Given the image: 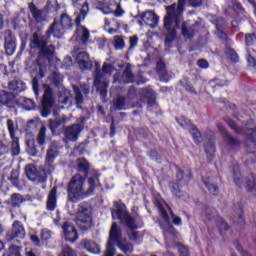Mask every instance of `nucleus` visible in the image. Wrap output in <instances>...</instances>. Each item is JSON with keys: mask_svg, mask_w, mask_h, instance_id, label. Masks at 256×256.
Here are the masks:
<instances>
[{"mask_svg": "<svg viewBox=\"0 0 256 256\" xmlns=\"http://www.w3.org/2000/svg\"><path fill=\"white\" fill-rule=\"evenodd\" d=\"M99 183V176L94 175L88 178V187L85 189V178L81 174H76L72 177L68 186V199L72 203H77L79 199H83L86 195L89 197L95 192V187Z\"/></svg>", "mask_w": 256, "mask_h": 256, "instance_id": "f257e3e1", "label": "nucleus"}, {"mask_svg": "<svg viewBox=\"0 0 256 256\" xmlns=\"http://www.w3.org/2000/svg\"><path fill=\"white\" fill-rule=\"evenodd\" d=\"M185 8V0H179L178 4H172L166 7L167 15L164 17V27L168 31L166 35L165 44H169L175 39L177 35V27L183 15V9Z\"/></svg>", "mask_w": 256, "mask_h": 256, "instance_id": "f03ea898", "label": "nucleus"}, {"mask_svg": "<svg viewBox=\"0 0 256 256\" xmlns=\"http://www.w3.org/2000/svg\"><path fill=\"white\" fill-rule=\"evenodd\" d=\"M112 218L114 220L118 219L121 221V223L127 225L131 231L129 233V239L131 241H137L139 237V232L135 231V229H137V225L135 224V220L129 215V212H127V207H125L124 204L119 202L114 203V209H112Z\"/></svg>", "mask_w": 256, "mask_h": 256, "instance_id": "7ed1b4c3", "label": "nucleus"}, {"mask_svg": "<svg viewBox=\"0 0 256 256\" xmlns=\"http://www.w3.org/2000/svg\"><path fill=\"white\" fill-rule=\"evenodd\" d=\"M96 71H95V79H94V85L99 91L102 99H105L107 97V82L103 81L104 75H111L113 71H115V67L111 64L104 63L102 67V72L100 70L99 63L95 64Z\"/></svg>", "mask_w": 256, "mask_h": 256, "instance_id": "20e7f679", "label": "nucleus"}, {"mask_svg": "<svg viewBox=\"0 0 256 256\" xmlns=\"http://www.w3.org/2000/svg\"><path fill=\"white\" fill-rule=\"evenodd\" d=\"M75 223L81 231H87L93 227V212L89 204L82 203L78 206Z\"/></svg>", "mask_w": 256, "mask_h": 256, "instance_id": "39448f33", "label": "nucleus"}, {"mask_svg": "<svg viewBox=\"0 0 256 256\" xmlns=\"http://www.w3.org/2000/svg\"><path fill=\"white\" fill-rule=\"evenodd\" d=\"M30 47L31 49H39L40 57L44 56L48 61H51V57H53V53L55 52L53 45L47 46V39L45 37H39L37 32L32 36Z\"/></svg>", "mask_w": 256, "mask_h": 256, "instance_id": "423d86ee", "label": "nucleus"}, {"mask_svg": "<svg viewBox=\"0 0 256 256\" xmlns=\"http://www.w3.org/2000/svg\"><path fill=\"white\" fill-rule=\"evenodd\" d=\"M123 241V234L121 233V228L117 226V223H112L110 233H109V240L106 246V251L104 256H115V246Z\"/></svg>", "mask_w": 256, "mask_h": 256, "instance_id": "0eeeda50", "label": "nucleus"}, {"mask_svg": "<svg viewBox=\"0 0 256 256\" xmlns=\"http://www.w3.org/2000/svg\"><path fill=\"white\" fill-rule=\"evenodd\" d=\"M6 125L12 140L10 148L11 155L12 157H18V155L21 153V148L19 147V138L15 136V132L18 131L19 125H17V123L11 119L6 121Z\"/></svg>", "mask_w": 256, "mask_h": 256, "instance_id": "6e6552de", "label": "nucleus"}, {"mask_svg": "<svg viewBox=\"0 0 256 256\" xmlns=\"http://www.w3.org/2000/svg\"><path fill=\"white\" fill-rule=\"evenodd\" d=\"M54 103L55 98L53 97V90L51 87H49V85L44 84V95L41 110L42 117H49V114L51 113V107H53Z\"/></svg>", "mask_w": 256, "mask_h": 256, "instance_id": "1a4fd4ad", "label": "nucleus"}, {"mask_svg": "<svg viewBox=\"0 0 256 256\" xmlns=\"http://www.w3.org/2000/svg\"><path fill=\"white\" fill-rule=\"evenodd\" d=\"M229 126L235 131V133H243L245 132V135H247L248 139L252 141V143L256 142V124L253 121H250L248 124H246L245 129H241L235 125V122L229 121Z\"/></svg>", "mask_w": 256, "mask_h": 256, "instance_id": "9d476101", "label": "nucleus"}, {"mask_svg": "<svg viewBox=\"0 0 256 256\" xmlns=\"http://www.w3.org/2000/svg\"><path fill=\"white\" fill-rule=\"evenodd\" d=\"M83 131V125L81 123L72 124L64 129V136L67 141H77L79 135Z\"/></svg>", "mask_w": 256, "mask_h": 256, "instance_id": "9b49d317", "label": "nucleus"}, {"mask_svg": "<svg viewBox=\"0 0 256 256\" xmlns=\"http://www.w3.org/2000/svg\"><path fill=\"white\" fill-rule=\"evenodd\" d=\"M233 177H234V181H235L236 185H238V187H245L249 191H251V189H256V176L255 175H252L251 179H249V180L241 179L239 177V170L234 169Z\"/></svg>", "mask_w": 256, "mask_h": 256, "instance_id": "f8f14e48", "label": "nucleus"}, {"mask_svg": "<svg viewBox=\"0 0 256 256\" xmlns=\"http://www.w3.org/2000/svg\"><path fill=\"white\" fill-rule=\"evenodd\" d=\"M76 61L82 71H89L93 68V62L87 52H80L76 56Z\"/></svg>", "mask_w": 256, "mask_h": 256, "instance_id": "ddd939ff", "label": "nucleus"}, {"mask_svg": "<svg viewBox=\"0 0 256 256\" xmlns=\"http://www.w3.org/2000/svg\"><path fill=\"white\" fill-rule=\"evenodd\" d=\"M4 41V47L7 55H13V53H15L16 44L11 30H6L4 32Z\"/></svg>", "mask_w": 256, "mask_h": 256, "instance_id": "4468645a", "label": "nucleus"}, {"mask_svg": "<svg viewBox=\"0 0 256 256\" xmlns=\"http://www.w3.org/2000/svg\"><path fill=\"white\" fill-rule=\"evenodd\" d=\"M62 229L67 241L73 243L76 239H78L77 230L75 229V226L71 225V223L65 222L62 226Z\"/></svg>", "mask_w": 256, "mask_h": 256, "instance_id": "2eb2a0df", "label": "nucleus"}, {"mask_svg": "<svg viewBox=\"0 0 256 256\" xmlns=\"http://www.w3.org/2000/svg\"><path fill=\"white\" fill-rule=\"evenodd\" d=\"M142 21L149 27H157L159 25V16H157L153 11H147L142 14Z\"/></svg>", "mask_w": 256, "mask_h": 256, "instance_id": "dca6fc26", "label": "nucleus"}, {"mask_svg": "<svg viewBox=\"0 0 256 256\" xmlns=\"http://www.w3.org/2000/svg\"><path fill=\"white\" fill-rule=\"evenodd\" d=\"M59 156V148L57 144L52 143L46 152V164L51 165Z\"/></svg>", "mask_w": 256, "mask_h": 256, "instance_id": "f3484780", "label": "nucleus"}, {"mask_svg": "<svg viewBox=\"0 0 256 256\" xmlns=\"http://www.w3.org/2000/svg\"><path fill=\"white\" fill-rule=\"evenodd\" d=\"M25 239V228L19 221H14L12 225V239Z\"/></svg>", "mask_w": 256, "mask_h": 256, "instance_id": "a211bd4d", "label": "nucleus"}, {"mask_svg": "<svg viewBox=\"0 0 256 256\" xmlns=\"http://www.w3.org/2000/svg\"><path fill=\"white\" fill-rule=\"evenodd\" d=\"M36 142L41 151H45V143H47V127L41 126L36 136Z\"/></svg>", "mask_w": 256, "mask_h": 256, "instance_id": "6ab92c4d", "label": "nucleus"}, {"mask_svg": "<svg viewBox=\"0 0 256 256\" xmlns=\"http://www.w3.org/2000/svg\"><path fill=\"white\" fill-rule=\"evenodd\" d=\"M76 33L82 45H87V43H89V37H91L89 29L84 26H77Z\"/></svg>", "mask_w": 256, "mask_h": 256, "instance_id": "aec40b11", "label": "nucleus"}, {"mask_svg": "<svg viewBox=\"0 0 256 256\" xmlns=\"http://www.w3.org/2000/svg\"><path fill=\"white\" fill-rule=\"evenodd\" d=\"M55 207H57V188L54 187L48 195L47 209L48 211H55Z\"/></svg>", "mask_w": 256, "mask_h": 256, "instance_id": "412c9836", "label": "nucleus"}, {"mask_svg": "<svg viewBox=\"0 0 256 256\" xmlns=\"http://www.w3.org/2000/svg\"><path fill=\"white\" fill-rule=\"evenodd\" d=\"M49 33H52L53 37L61 39V37H63V34L65 33V27H63L61 23L55 21L49 29Z\"/></svg>", "mask_w": 256, "mask_h": 256, "instance_id": "4be33fe9", "label": "nucleus"}, {"mask_svg": "<svg viewBox=\"0 0 256 256\" xmlns=\"http://www.w3.org/2000/svg\"><path fill=\"white\" fill-rule=\"evenodd\" d=\"M83 245H84V249L88 250L89 253H93L94 255L101 254V247H99V244L95 242H91L89 240H84Z\"/></svg>", "mask_w": 256, "mask_h": 256, "instance_id": "5701e85b", "label": "nucleus"}, {"mask_svg": "<svg viewBox=\"0 0 256 256\" xmlns=\"http://www.w3.org/2000/svg\"><path fill=\"white\" fill-rule=\"evenodd\" d=\"M67 123V118L63 116L62 118H56L55 120L50 119L49 120V129L53 134H55V131L59 129L62 125H65Z\"/></svg>", "mask_w": 256, "mask_h": 256, "instance_id": "b1692460", "label": "nucleus"}, {"mask_svg": "<svg viewBox=\"0 0 256 256\" xmlns=\"http://www.w3.org/2000/svg\"><path fill=\"white\" fill-rule=\"evenodd\" d=\"M89 13V4L85 2L82 5V8L80 10V13L77 15L75 23L77 27H82L81 26V21H85V17H87V14Z\"/></svg>", "mask_w": 256, "mask_h": 256, "instance_id": "393cba45", "label": "nucleus"}, {"mask_svg": "<svg viewBox=\"0 0 256 256\" xmlns=\"http://www.w3.org/2000/svg\"><path fill=\"white\" fill-rule=\"evenodd\" d=\"M8 89L15 93H21L22 91H25V83L21 80H13L9 82Z\"/></svg>", "mask_w": 256, "mask_h": 256, "instance_id": "a878e982", "label": "nucleus"}, {"mask_svg": "<svg viewBox=\"0 0 256 256\" xmlns=\"http://www.w3.org/2000/svg\"><path fill=\"white\" fill-rule=\"evenodd\" d=\"M30 11L32 13L33 18L37 23H41V21H45V12L42 10H39L35 6H30Z\"/></svg>", "mask_w": 256, "mask_h": 256, "instance_id": "bb28decb", "label": "nucleus"}, {"mask_svg": "<svg viewBox=\"0 0 256 256\" xmlns=\"http://www.w3.org/2000/svg\"><path fill=\"white\" fill-rule=\"evenodd\" d=\"M25 173L26 177L30 179V181H36L37 180V168L33 164H28L25 167Z\"/></svg>", "mask_w": 256, "mask_h": 256, "instance_id": "cd10ccee", "label": "nucleus"}, {"mask_svg": "<svg viewBox=\"0 0 256 256\" xmlns=\"http://www.w3.org/2000/svg\"><path fill=\"white\" fill-rule=\"evenodd\" d=\"M157 73L160 81H169V76L167 75V71H165V62L161 60L157 63Z\"/></svg>", "mask_w": 256, "mask_h": 256, "instance_id": "c85d7f7f", "label": "nucleus"}, {"mask_svg": "<svg viewBox=\"0 0 256 256\" xmlns=\"http://www.w3.org/2000/svg\"><path fill=\"white\" fill-rule=\"evenodd\" d=\"M122 253L127 255L128 253H133V244L123 239L119 244H117Z\"/></svg>", "mask_w": 256, "mask_h": 256, "instance_id": "c756f323", "label": "nucleus"}, {"mask_svg": "<svg viewBox=\"0 0 256 256\" xmlns=\"http://www.w3.org/2000/svg\"><path fill=\"white\" fill-rule=\"evenodd\" d=\"M27 153L31 155L32 157H36L37 153H39V146L35 144V141L29 140L27 142Z\"/></svg>", "mask_w": 256, "mask_h": 256, "instance_id": "7c9ffc66", "label": "nucleus"}, {"mask_svg": "<svg viewBox=\"0 0 256 256\" xmlns=\"http://www.w3.org/2000/svg\"><path fill=\"white\" fill-rule=\"evenodd\" d=\"M60 25L64 27L65 29H69L70 27H73V22L71 20V17L67 13H63L60 17Z\"/></svg>", "mask_w": 256, "mask_h": 256, "instance_id": "2f4dec72", "label": "nucleus"}, {"mask_svg": "<svg viewBox=\"0 0 256 256\" xmlns=\"http://www.w3.org/2000/svg\"><path fill=\"white\" fill-rule=\"evenodd\" d=\"M124 83H133V73H131V64H127L122 76Z\"/></svg>", "mask_w": 256, "mask_h": 256, "instance_id": "473e14b6", "label": "nucleus"}, {"mask_svg": "<svg viewBox=\"0 0 256 256\" xmlns=\"http://www.w3.org/2000/svg\"><path fill=\"white\" fill-rule=\"evenodd\" d=\"M23 202H25V198H23V196L21 194L14 193L11 196L10 203H11L12 207H19V205H21V203H23Z\"/></svg>", "mask_w": 256, "mask_h": 256, "instance_id": "72a5a7b5", "label": "nucleus"}, {"mask_svg": "<svg viewBox=\"0 0 256 256\" xmlns=\"http://www.w3.org/2000/svg\"><path fill=\"white\" fill-rule=\"evenodd\" d=\"M19 101L25 107L26 111H31V109H35V102H33V100L22 97L19 99Z\"/></svg>", "mask_w": 256, "mask_h": 256, "instance_id": "f704fd0d", "label": "nucleus"}, {"mask_svg": "<svg viewBox=\"0 0 256 256\" xmlns=\"http://www.w3.org/2000/svg\"><path fill=\"white\" fill-rule=\"evenodd\" d=\"M177 179L178 181H184V183H189L191 179V172H189V170H187L186 172L183 170H180L177 173Z\"/></svg>", "mask_w": 256, "mask_h": 256, "instance_id": "c9c22d12", "label": "nucleus"}, {"mask_svg": "<svg viewBox=\"0 0 256 256\" xmlns=\"http://www.w3.org/2000/svg\"><path fill=\"white\" fill-rule=\"evenodd\" d=\"M205 151L209 161H211L215 155V144L208 142L205 146Z\"/></svg>", "mask_w": 256, "mask_h": 256, "instance_id": "e433bc0d", "label": "nucleus"}, {"mask_svg": "<svg viewBox=\"0 0 256 256\" xmlns=\"http://www.w3.org/2000/svg\"><path fill=\"white\" fill-rule=\"evenodd\" d=\"M204 185L212 195H217V193H219V187L211 183V180H204Z\"/></svg>", "mask_w": 256, "mask_h": 256, "instance_id": "4c0bfd02", "label": "nucleus"}, {"mask_svg": "<svg viewBox=\"0 0 256 256\" xmlns=\"http://www.w3.org/2000/svg\"><path fill=\"white\" fill-rule=\"evenodd\" d=\"M114 47L116 50L125 48V40H123V37L119 35L114 36Z\"/></svg>", "mask_w": 256, "mask_h": 256, "instance_id": "58836bf2", "label": "nucleus"}, {"mask_svg": "<svg viewBox=\"0 0 256 256\" xmlns=\"http://www.w3.org/2000/svg\"><path fill=\"white\" fill-rule=\"evenodd\" d=\"M182 35L185 37V39H191L193 35H195V30L193 27L187 28V26L183 24Z\"/></svg>", "mask_w": 256, "mask_h": 256, "instance_id": "ea45409f", "label": "nucleus"}, {"mask_svg": "<svg viewBox=\"0 0 256 256\" xmlns=\"http://www.w3.org/2000/svg\"><path fill=\"white\" fill-rule=\"evenodd\" d=\"M13 99V95L7 91H1L0 92V101L2 102V105H5V103H9Z\"/></svg>", "mask_w": 256, "mask_h": 256, "instance_id": "a19ab883", "label": "nucleus"}, {"mask_svg": "<svg viewBox=\"0 0 256 256\" xmlns=\"http://www.w3.org/2000/svg\"><path fill=\"white\" fill-rule=\"evenodd\" d=\"M78 170L79 171H87L90 167L89 162H87L84 158H80L77 160Z\"/></svg>", "mask_w": 256, "mask_h": 256, "instance_id": "79ce46f5", "label": "nucleus"}, {"mask_svg": "<svg viewBox=\"0 0 256 256\" xmlns=\"http://www.w3.org/2000/svg\"><path fill=\"white\" fill-rule=\"evenodd\" d=\"M190 133L196 143H201V132L195 126H191Z\"/></svg>", "mask_w": 256, "mask_h": 256, "instance_id": "37998d69", "label": "nucleus"}, {"mask_svg": "<svg viewBox=\"0 0 256 256\" xmlns=\"http://www.w3.org/2000/svg\"><path fill=\"white\" fill-rule=\"evenodd\" d=\"M125 105H126V102H125V97H118L115 101V106L116 108L121 111L123 109H125Z\"/></svg>", "mask_w": 256, "mask_h": 256, "instance_id": "c03bdc74", "label": "nucleus"}, {"mask_svg": "<svg viewBox=\"0 0 256 256\" xmlns=\"http://www.w3.org/2000/svg\"><path fill=\"white\" fill-rule=\"evenodd\" d=\"M51 79L55 83V85H60L61 81H63V76H61L59 72H53L51 75Z\"/></svg>", "mask_w": 256, "mask_h": 256, "instance_id": "a18cd8bd", "label": "nucleus"}, {"mask_svg": "<svg viewBox=\"0 0 256 256\" xmlns=\"http://www.w3.org/2000/svg\"><path fill=\"white\" fill-rule=\"evenodd\" d=\"M74 92H75V99H76V103L79 105V103H83V94H81V90L79 89V87L74 86Z\"/></svg>", "mask_w": 256, "mask_h": 256, "instance_id": "49530a36", "label": "nucleus"}, {"mask_svg": "<svg viewBox=\"0 0 256 256\" xmlns=\"http://www.w3.org/2000/svg\"><path fill=\"white\" fill-rule=\"evenodd\" d=\"M59 256H76L75 251H73V249H71V247L69 246H65L62 250L61 255Z\"/></svg>", "mask_w": 256, "mask_h": 256, "instance_id": "de8ad7c7", "label": "nucleus"}, {"mask_svg": "<svg viewBox=\"0 0 256 256\" xmlns=\"http://www.w3.org/2000/svg\"><path fill=\"white\" fill-rule=\"evenodd\" d=\"M226 142L228 143V145H231L232 147H239V140L227 134H226Z\"/></svg>", "mask_w": 256, "mask_h": 256, "instance_id": "09e8293b", "label": "nucleus"}, {"mask_svg": "<svg viewBox=\"0 0 256 256\" xmlns=\"http://www.w3.org/2000/svg\"><path fill=\"white\" fill-rule=\"evenodd\" d=\"M226 53L230 57V59L232 61H234L235 63H237V61H239V56L235 53V51L233 49H227Z\"/></svg>", "mask_w": 256, "mask_h": 256, "instance_id": "8fccbe9b", "label": "nucleus"}, {"mask_svg": "<svg viewBox=\"0 0 256 256\" xmlns=\"http://www.w3.org/2000/svg\"><path fill=\"white\" fill-rule=\"evenodd\" d=\"M178 123H180L181 127H193V125H191V120L183 116L178 120Z\"/></svg>", "mask_w": 256, "mask_h": 256, "instance_id": "3c124183", "label": "nucleus"}, {"mask_svg": "<svg viewBox=\"0 0 256 256\" xmlns=\"http://www.w3.org/2000/svg\"><path fill=\"white\" fill-rule=\"evenodd\" d=\"M41 239H43L44 241L51 239V231H49L48 229H43L41 231Z\"/></svg>", "mask_w": 256, "mask_h": 256, "instance_id": "603ef678", "label": "nucleus"}, {"mask_svg": "<svg viewBox=\"0 0 256 256\" xmlns=\"http://www.w3.org/2000/svg\"><path fill=\"white\" fill-rule=\"evenodd\" d=\"M7 153H9V148H7V145H5L2 141H0V157L7 155Z\"/></svg>", "mask_w": 256, "mask_h": 256, "instance_id": "864d4df0", "label": "nucleus"}, {"mask_svg": "<svg viewBox=\"0 0 256 256\" xmlns=\"http://www.w3.org/2000/svg\"><path fill=\"white\" fill-rule=\"evenodd\" d=\"M10 181H11L14 185H17V183H18V181H19V174L17 173V171H12V172H11Z\"/></svg>", "mask_w": 256, "mask_h": 256, "instance_id": "5fc2aeb1", "label": "nucleus"}, {"mask_svg": "<svg viewBox=\"0 0 256 256\" xmlns=\"http://www.w3.org/2000/svg\"><path fill=\"white\" fill-rule=\"evenodd\" d=\"M246 45H253L255 41V34H246L245 35Z\"/></svg>", "mask_w": 256, "mask_h": 256, "instance_id": "6e6d98bb", "label": "nucleus"}, {"mask_svg": "<svg viewBox=\"0 0 256 256\" xmlns=\"http://www.w3.org/2000/svg\"><path fill=\"white\" fill-rule=\"evenodd\" d=\"M204 213L207 219H211L215 215V210L210 207H206Z\"/></svg>", "mask_w": 256, "mask_h": 256, "instance_id": "4d7b16f0", "label": "nucleus"}, {"mask_svg": "<svg viewBox=\"0 0 256 256\" xmlns=\"http://www.w3.org/2000/svg\"><path fill=\"white\" fill-rule=\"evenodd\" d=\"M170 187L174 195H176L177 197H181V194H179V184L170 183Z\"/></svg>", "mask_w": 256, "mask_h": 256, "instance_id": "13d9d810", "label": "nucleus"}, {"mask_svg": "<svg viewBox=\"0 0 256 256\" xmlns=\"http://www.w3.org/2000/svg\"><path fill=\"white\" fill-rule=\"evenodd\" d=\"M125 10L121 8V5L118 4L116 10L114 11L115 17H123Z\"/></svg>", "mask_w": 256, "mask_h": 256, "instance_id": "bf43d9fd", "label": "nucleus"}, {"mask_svg": "<svg viewBox=\"0 0 256 256\" xmlns=\"http://www.w3.org/2000/svg\"><path fill=\"white\" fill-rule=\"evenodd\" d=\"M216 35L217 37H219L220 39H227V34H225V32L221 29H219V25H216Z\"/></svg>", "mask_w": 256, "mask_h": 256, "instance_id": "052dcab7", "label": "nucleus"}, {"mask_svg": "<svg viewBox=\"0 0 256 256\" xmlns=\"http://www.w3.org/2000/svg\"><path fill=\"white\" fill-rule=\"evenodd\" d=\"M32 87H33L35 94L37 95V93L39 91V80L37 79V77H34L32 79Z\"/></svg>", "mask_w": 256, "mask_h": 256, "instance_id": "680f3d73", "label": "nucleus"}, {"mask_svg": "<svg viewBox=\"0 0 256 256\" xmlns=\"http://www.w3.org/2000/svg\"><path fill=\"white\" fill-rule=\"evenodd\" d=\"M138 42L139 38L137 36L130 37V49H133V47H137Z\"/></svg>", "mask_w": 256, "mask_h": 256, "instance_id": "e2e57ef3", "label": "nucleus"}, {"mask_svg": "<svg viewBox=\"0 0 256 256\" xmlns=\"http://www.w3.org/2000/svg\"><path fill=\"white\" fill-rule=\"evenodd\" d=\"M198 66L201 69H207V67H209V62H207V60H205V59H200V60H198Z\"/></svg>", "mask_w": 256, "mask_h": 256, "instance_id": "0e129e2a", "label": "nucleus"}, {"mask_svg": "<svg viewBox=\"0 0 256 256\" xmlns=\"http://www.w3.org/2000/svg\"><path fill=\"white\" fill-rule=\"evenodd\" d=\"M180 256H189V249L185 246H179Z\"/></svg>", "mask_w": 256, "mask_h": 256, "instance_id": "69168bd1", "label": "nucleus"}, {"mask_svg": "<svg viewBox=\"0 0 256 256\" xmlns=\"http://www.w3.org/2000/svg\"><path fill=\"white\" fill-rule=\"evenodd\" d=\"M233 10L236 11V13H241V11H243V6L238 2H233Z\"/></svg>", "mask_w": 256, "mask_h": 256, "instance_id": "338daca9", "label": "nucleus"}, {"mask_svg": "<svg viewBox=\"0 0 256 256\" xmlns=\"http://www.w3.org/2000/svg\"><path fill=\"white\" fill-rule=\"evenodd\" d=\"M201 3H203V0H190L192 7H201Z\"/></svg>", "mask_w": 256, "mask_h": 256, "instance_id": "774afa93", "label": "nucleus"}]
</instances>
